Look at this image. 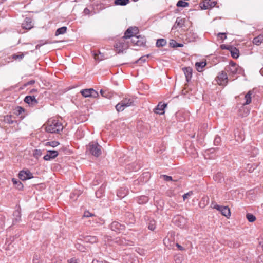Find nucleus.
Wrapping results in <instances>:
<instances>
[{
  "label": "nucleus",
  "mask_w": 263,
  "mask_h": 263,
  "mask_svg": "<svg viewBox=\"0 0 263 263\" xmlns=\"http://www.w3.org/2000/svg\"><path fill=\"white\" fill-rule=\"evenodd\" d=\"M80 93L82 95L85 97H93L97 98L99 96L97 91L95 90L93 88L85 89L81 90Z\"/></svg>",
  "instance_id": "0eeeda50"
},
{
  "label": "nucleus",
  "mask_w": 263,
  "mask_h": 263,
  "mask_svg": "<svg viewBox=\"0 0 263 263\" xmlns=\"http://www.w3.org/2000/svg\"><path fill=\"white\" fill-rule=\"evenodd\" d=\"M38 261V260H37V258H36V259H35V258H33V263H36V261Z\"/></svg>",
  "instance_id": "680f3d73"
},
{
  "label": "nucleus",
  "mask_w": 263,
  "mask_h": 263,
  "mask_svg": "<svg viewBox=\"0 0 263 263\" xmlns=\"http://www.w3.org/2000/svg\"><path fill=\"white\" fill-rule=\"evenodd\" d=\"M215 208L217 210L220 211L221 214L226 217H229L230 216V210L228 206H222L219 205H216Z\"/></svg>",
  "instance_id": "9b49d317"
},
{
  "label": "nucleus",
  "mask_w": 263,
  "mask_h": 263,
  "mask_svg": "<svg viewBox=\"0 0 263 263\" xmlns=\"http://www.w3.org/2000/svg\"><path fill=\"white\" fill-rule=\"evenodd\" d=\"M221 142V138L219 136H217L214 140V143L215 145H218Z\"/></svg>",
  "instance_id": "c03bdc74"
},
{
  "label": "nucleus",
  "mask_w": 263,
  "mask_h": 263,
  "mask_svg": "<svg viewBox=\"0 0 263 263\" xmlns=\"http://www.w3.org/2000/svg\"><path fill=\"white\" fill-rule=\"evenodd\" d=\"M160 178H163L166 181H170L172 180V177L170 176L166 175H162L160 176Z\"/></svg>",
  "instance_id": "37998d69"
},
{
  "label": "nucleus",
  "mask_w": 263,
  "mask_h": 263,
  "mask_svg": "<svg viewBox=\"0 0 263 263\" xmlns=\"http://www.w3.org/2000/svg\"><path fill=\"white\" fill-rule=\"evenodd\" d=\"M253 43L256 45H259L261 43H263V33L254 37Z\"/></svg>",
  "instance_id": "4be33fe9"
},
{
  "label": "nucleus",
  "mask_w": 263,
  "mask_h": 263,
  "mask_svg": "<svg viewBox=\"0 0 263 263\" xmlns=\"http://www.w3.org/2000/svg\"><path fill=\"white\" fill-rule=\"evenodd\" d=\"M18 176L19 178L23 181L30 179L33 177L32 174L29 170L21 171L19 173Z\"/></svg>",
  "instance_id": "9d476101"
},
{
  "label": "nucleus",
  "mask_w": 263,
  "mask_h": 263,
  "mask_svg": "<svg viewBox=\"0 0 263 263\" xmlns=\"http://www.w3.org/2000/svg\"><path fill=\"white\" fill-rule=\"evenodd\" d=\"M219 176V175H217L216 176H215V177L217 178Z\"/></svg>",
  "instance_id": "69168bd1"
},
{
  "label": "nucleus",
  "mask_w": 263,
  "mask_h": 263,
  "mask_svg": "<svg viewBox=\"0 0 263 263\" xmlns=\"http://www.w3.org/2000/svg\"><path fill=\"white\" fill-rule=\"evenodd\" d=\"M94 215L90 213L89 211H85L84 213V217H89L93 216Z\"/></svg>",
  "instance_id": "09e8293b"
},
{
  "label": "nucleus",
  "mask_w": 263,
  "mask_h": 263,
  "mask_svg": "<svg viewBox=\"0 0 263 263\" xmlns=\"http://www.w3.org/2000/svg\"><path fill=\"white\" fill-rule=\"evenodd\" d=\"M225 70L229 72V74L232 76L240 74L243 71L242 68L233 62L230 63L229 65L226 67Z\"/></svg>",
  "instance_id": "39448f33"
},
{
  "label": "nucleus",
  "mask_w": 263,
  "mask_h": 263,
  "mask_svg": "<svg viewBox=\"0 0 263 263\" xmlns=\"http://www.w3.org/2000/svg\"><path fill=\"white\" fill-rule=\"evenodd\" d=\"M170 46L172 48L175 47H182L183 46V44L181 43H178L174 40H171L169 43Z\"/></svg>",
  "instance_id": "393cba45"
},
{
  "label": "nucleus",
  "mask_w": 263,
  "mask_h": 263,
  "mask_svg": "<svg viewBox=\"0 0 263 263\" xmlns=\"http://www.w3.org/2000/svg\"><path fill=\"white\" fill-rule=\"evenodd\" d=\"M129 2V0H116L115 1V4L116 5L125 6L128 4Z\"/></svg>",
  "instance_id": "2f4dec72"
},
{
  "label": "nucleus",
  "mask_w": 263,
  "mask_h": 263,
  "mask_svg": "<svg viewBox=\"0 0 263 263\" xmlns=\"http://www.w3.org/2000/svg\"><path fill=\"white\" fill-rule=\"evenodd\" d=\"M87 151L92 155L99 157L102 153L101 146L96 142H91L87 146Z\"/></svg>",
  "instance_id": "7ed1b4c3"
},
{
  "label": "nucleus",
  "mask_w": 263,
  "mask_h": 263,
  "mask_svg": "<svg viewBox=\"0 0 263 263\" xmlns=\"http://www.w3.org/2000/svg\"><path fill=\"white\" fill-rule=\"evenodd\" d=\"M148 200V197L146 196H142L138 198L137 202L139 204H144L146 203Z\"/></svg>",
  "instance_id": "c756f323"
},
{
  "label": "nucleus",
  "mask_w": 263,
  "mask_h": 263,
  "mask_svg": "<svg viewBox=\"0 0 263 263\" xmlns=\"http://www.w3.org/2000/svg\"><path fill=\"white\" fill-rule=\"evenodd\" d=\"M229 46H230L226 45H224V44H222V45H221V46H220V48H221L222 49H227V50H230Z\"/></svg>",
  "instance_id": "603ef678"
},
{
  "label": "nucleus",
  "mask_w": 263,
  "mask_h": 263,
  "mask_svg": "<svg viewBox=\"0 0 263 263\" xmlns=\"http://www.w3.org/2000/svg\"><path fill=\"white\" fill-rule=\"evenodd\" d=\"M85 241L93 243L97 241L98 239L96 236H88L85 238Z\"/></svg>",
  "instance_id": "c85d7f7f"
},
{
  "label": "nucleus",
  "mask_w": 263,
  "mask_h": 263,
  "mask_svg": "<svg viewBox=\"0 0 263 263\" xmlns=\"http://www.w3.org/2000/svg\"><path fill=\"white\" fill-rule=\"evenodd\" d=\"M110 229L114 231H118L125 229V226L117 221L112 222L110 224Z\"/></svg>",
  "instance_id": "dca6fc26"
},
{
  "label": "nucleus",
  "mask_w": 263,
  "mask_h": 263,
  "mask_svg": "<svg viewBox=\"0 0 263 263\" xmlns=\"http://www.w3.org/2000/svg\"><path fill=\"white\" fill-rule=\"evenodd\" d=\"M63 129L62 123L55 119L48 120L45 127L47 132L52 134H60Z\"/></svg>",
  "instance_id": "f257e3e1"
},
{
  "label": "nucleus",
  "mask_w": 263,
  "mask_h": 263,
  "mask_svg": "<svg viewBox=\"0 0 263 263\" xmlns=\"http://www.w3.org/2000/svg\"><path fill=\"white\" fill-rule=\"evenodd\" d=\"M139 30L138 27H130L125 32L124 35L122 37L124 39H127L135 36L138 33Z\"/></svg>",
  "instance_id": "6e6552de"
},
{
  "label": "nucleus",
  "mask_w": 263,
  "mask_h": 263,
  "mask_svg": "<svg viewBox=\"0 0 263 263\" xmlns=\"http://www.w3.org/2000/svg\"><path fill=\"white\" fill-rule=\"evenodd\" d=\"M22 27L26 30L31 29L33 27L32 19L30 17H26L22 23Z\"/></svg>",
  "instance_id": "ddd939ff"
},
{
  "label": "nucleus",
  "mask_w": 263,
  "mask_h": 263,
  "mask_svg": "<svg viewBox=\"0 0 263 263\" xmlns=\"http://www.w3.org/2000/svg\"><path fill=\"white\" fill-rule=\"evenodd\" d=\"M248 114H249V110H247V111H245L244 114H240V115L242 117H245V116H247Z\"/></svg>",
  "instance_id": "4d7b16f0"
},
{
  "label": "nucleus",
  "mask_w": 263,
  "mask_h": 263,
  "mask_svg": "<svg viewBox=\"0 0 263 263\" xmlns=\"http://www.w3.org/2000/svg\"><path fill=\"white\" fill-rule=\"evenodd\" d=\"M176 5L177 7H186L189 6V4L187 2L180 0L177 2Z\"/></svg>",
  "instance_id": "72a5a7b5"
},
{
  "label": "nucleus",
  "mask_w": 263,
  "mask_h": 263,
  "mask_svg": "<svg viewBox=\"0 0 263 263\" xmlns=\"http://www.w3.org/2000/svg\"><path fill=\"white\" fill-rule=\"evenodd\" d=\"M93 57L96 60L101 61V60H103V59L104 58V55H103V54L99 52L98 54L94 53Z\"/></svg>",
  "instance_id": "c9c22d12"
},
{
  "label": "nucleus",
  "mask_w": 263,
  "mask_h": 263,
  "mask_svg": "<svg viewBox=\"0 0 263 263\" xmlns=\"http://www.w3.org/2000/svg\"><path fill=\"white\" fill-rule=\"evenodd\" d=\"M124 221L128 225L134 224L135 222V219L134 215L130 212L126 213Z\"/></svg>",
  "instance_id": "2eb2a0df"
},
{
  "label": "nucleus",
  "mask_w": 263,
  "mask_h": 263,
  "mask_svg": "<svg viewBox=\"0 0 263 263\" xmlns=\"http://www.w3.org/2000/svg\"><path fill=\"white\" fill-rule=\"evenodd\" d=\"M121 243H122V245H124V246H134V243L133 241L126 240V239H124V240L123 239H122Z\"/></svg>",
  "instance_id": "e433bc0d"
},
{
  "label": "nucleus",
  "mask_w": 263,
  "mask_h": 263,
  "mask_svg": "<svg viewBox=\"0 0 263 263\" xmlns=\"http://www.w3.org/2000/svg\"><path fill=\"white\" fill-rule=\"evenodd\" d=\"M99 193H100V192H99V191H97V192H96V196H98V194Z\"/></svg>",
  "instance_id": "e2e57ef3"
},
{
  "label": "nucleus",
  "mask_w": 263,
  "mask_h": 263,
  "mask_svg": "<svg viewBox=\"0 0 263 263\" xmlns=\"http://www.w3.org/2000/svg\"><path fill=\"white\" fill-rule=\"evenodd\" d=\"M70 263H73V262H72V261H71V262H70ZM74 263H75V262H74Z\"/></svg>",
  "instance_id": "338daca9"
},
{
  "label": "nucleus",
  "mask_w": 263,
  "mask_h": 263,
  "mask_svg": "<svg viewBox=\"0 0 263 263\" xmlns=\"http://www.w3.org/2000/svg\"><path fill=\"white\" fill-rule=\"evenodd\" d=\"M146 43V39L144 36H141V35H138V42L137 43V46H142L145 45Z\"/></svg>",
  "instance_id": "a878e982"
},
{
  "label": "nucleus",
  "mask_w": 263,
  "mask_h": 263,
  "mask_svg": "<svg viewBox=\"0 0 263 263\" xmlns=\"http://www.w3.org/2000/svg\"><path fill=\"white\" fill-rule=\"evenodd\" d=\"M42 46V44H37L36 46V49H39V48H40L41 46Z\"/></svg>",
  "instance_id": "bf43d9fd"
},
{
  "label": "nucleus",
  "mask_w": 263,
  "mask_h": 263,
  "mask_svg": "<svg viewBox=\"0 0 263 263\" xmlns=\"http://www.w3.org/2000/svg\"><path fill=\"white\" fill-rule=\"evenodd\" d=\"M166 103H162L159 102L157 107L154 109V111L159 115H163L164 114V109L166 107Z\"/></svg>",
  "instance_id": "4468645a"
},
{
  "label": "nucleus",
  "mask_w": 263,
  "mask_h": 263,
  "mask_svg": "<svg viewBox=\"0 0 263 263\" xmlns=\"http://www.w3.org/2000/svg\"><path fill=\"white\" fill-rule=\"evenodd\" d=\"M176 246L179 250H181V251L184 250V248L182 246H181L179 244H178V243H176Z\"/></svg>",
  "instance_id": "864d4df0"
},
{
  "label": "nucleus",
  "mask_w": 263,
  "mask_h": 263,
  "mask_svg": "<svg viewBox=\"0 0 263 263\" xmlns=\"http://www.w3.org/2000/svg\"><path fill=\"white\" fill-rule=\"evenodd\" d=\"M24 102L26 103L34 106L37 104L38 102L34 96H27L24 99Z\"/></svg>",
  "instance_id": "f3484780"
},
{
  "label": "nucleus",
  "mask_w": 263,
  "mask_h": 263,
  "mask_svg": "<svg viewBox=\"0 0 263 263\" xmlns=\"http://www.w3.org/2000/svg\"><path fill=\"white\" fill-rule=\"evenodd\" d=\"M24 112L25 109L23 107L17 106L15 109L14 114L17 116H20V117L23 118L24 116L22 115V113H24Z\"/></svg>",
  "instance_id": "b1692460"
},
{
  "label": "nucleus",
  "mask_w": 263,
  "mask_h": 263,
  "mask_svg": "<svg viewBox=\"0 0 263 263\" xmlns=\"http://www.w3.org/2000/svg\"><path fill=\"white\" fill-rule=\"evenodd\" d=\"M247 220L251 222H254L256 220V217L252 214L248 213L246 215Z\"/></svg>",
  "instance_id": "f704fd0d"
},
{
  "label": "nucleus",
  "mask_w": 263,
  "mask_h": 263,
  "mask_svg": "<svg viewBox=\"0 0 263 263\" xmlns=\"http://www.w3.org/2000/svg\"><path fill=\"white\" fill-rule=\"evenodd\" d=\"M182 21V19H180L179 17H178L176 20L175 23L177 24L178 26L181 27L182 25H181V24Z\"/></svg>",
  "instance_id": "3c124183"
},
{
  "label": "nucleus",
  "mask_w": 263,
  "mask_h": 263,
  "mask_svg": "<svg viewBox=\"0 0 263 263\" xmlns=\"http://www.w3.org/2000/svg\"><path fill=\"white\" fill-rule=\"evenodd\" d=\"M145 61L146 58L145 57H141L136 62L137 63H142L145 62Z\"/></svg>",
  "instance_id": "49530a36"
},
{
  "label": "nucleus",
  "mask_w": 263,
  "mask_h": 263,
  "mask_svg": "<svg viewBox=\"0 0 263 263\" xmlns=\"http://www.w3.org/2000/svg\"><path fill=\"white\" fill-rule=\"evenodd\" d=\"M217 4L216 1L211 0H203L200 3V7L202 9L206 10L214 7Z\"/></svg>",
  "instance_id": "1a4fd4ad"
},
{
  "label": "nucleus",
  "mask_w": 263,
  "mask_h": 263,
  "mask_svg": "<svg viewBox=\"0 0 263 263\" xmlns=\"http://www.w3.org/2000/svg\"><path fill=\"white\" fill-rule=\"evenodd\" d=\"M42 155V151L40 149H35L33 153V156L36 158H39Z\"/></svg>",
  "instance_id": "a19ab883"
},
{
  "label": "nucleus",
  "mask_w": 263,
  "mask_h": 263,
  "mask_svg": "<svg viewBox=\"0 0 263 263\" xmlns=\"http://www.w3.org/2000/svg\"><path fill=\"white\" fill-rule=\"evenodd\" d=\"M84 13L85 14H89L90 13V10L87 8H85L84 10Z\"/></svg>",
  "instance_id": "6e6d98bb"
},
{
  "label": "nucleus",
  "mask_w": 263,
  "mask_h": 263,
  "mask_svg": "<svg viewBox=\"0 0 263 263\" xmlns=\"http://www.w3.org/2000/svg\"><path fill=\"white\" fill-rule=\"evenodd\" d=\"M134 105V101L133 99L125 98L118 103L115 107L118 112H120L123 111L126 107Z\"/></svg>",
  "instance_id": "f03ea898"
},
{
  "label": "nucleus",
  "mask_w": 263,
  "mask_h": 263,
  "mask_svg": "<svg viewBox=\"0 0 263 263\" xmlns=\"http://www.w3.org/2000/svg\"><path fill=\"white\" fill-rule=\"evenodd\" d=\"M216 205H217V204L216 203H212V205L213 206V208L214 209H215V206Z\"/></svg>",
  "instance_id": "052dcab7"
},
{
  "label": "nucleus",
  "mask_w": 263,
  "mask_h": 263,
  "mask_svg": "<svg viewBox=\"0 0 263 263\" xmlns=\"http://www.w3.org/2000/svg\"><path fill=\"white\" fill-rule=\"evenodd\" d=\"M166 41L163 39H158L156 42V46L158 47H163L166 44Z\"/></svg>",
  "instance_id": "7c9ffc66"
},
{
  "label": "nucleus",
  "mask_w": 263,
  "mask_h": 263,
  "mask_svg": "<svg viewBox=\"0 0 263 263\" xmlns=\"http://www.w3.org/2000/svg\"><path fill=\"white\" fill-rule=\"evenodd\" d=\"M100 93L103 97H107V93L106 91H103V90H101Z\"/></svg>",
  "instance_id": "5fc2aeb1"
},
{
  "label": "nucleus",
  "mask_w": 263,
  "mask_h": 263,
  "mask_svg": "<svg viewBox=\"0 0 263 263\" xmlns=\"http://www.w3.org/2000/svg\"><path fill=\"white\" fill-rule=\"evenodd\" d=\"M138 36H137V35L134 36L133 37H132L131 43L133 45H137V43L138 42Z\"/></svg>",
  "instance_id": "79ce46f5"
},
{
  "label": "nucleus",
  "mask_w": 263,
  "mask_h": 263,
  "mask_svg": "<svg viewBox=\"0 0 263 263\" xmlns=\"http://www.w3.org/2000/svg\"><path fill=\"white\" fill-rule=\"evenodd\" d=\"M148 228L151 231H154L156 228L155 221L154 220L150 221L148 223Z\"/></svg>",
  "instance_id": "58836bf2"
},
{
  "label": "nucleus",
  "mask_w": 263,
  "mask_h": 263,
  "mask_svg": "<svg viewBox=\"0 0 263 263\" xmlns=\"http://www.w3.org/2000/svg\"><path fill=\"white\" fill-rule=\"evenodd\" d=\"M182 70L185 76L186 81L189 82L192 76V68L190 67H187L183 68Z\"/></svg>",
  "instance_id": "6ab92c4d"
},
{
  "label": "nucleus",
  "mask_w": 263,
  "mask_h": 263,
  "mask_svg": "<svg viewBox=\"0 0 263 263\" xmlns=\"http://www.w3.org/2000/svg\"><path fill=\"white\" fill-rule=\"evenodd\" d=\"M229 49L231 56L234 59H237L239 54V50L235 47H233V46H229Z\"/></svg>",
  "instance_id": "aec40b11"
},
{
  "label": "nucleus",
  "mask_w": 263,
  "mask_h": 263,
  "mask_svg": "<svg viewBox=\"0 0 263 263\" xmlns=\"http://www.w3.org/2000/svg\"><path fill=\"white\" fill-rule=\"evenodd\" d=\"M35 83V80H30L29 81H28V82H27L25 85L24 86H27L28 85H32V84H34Z\"/></svg>",
  "instance_id": "8fccbe9b"
},
{
  "label": "nucleus",
  "mask_w": 263,
  "mask_h": 263,
  "mask_svg": "<svg viewBox=\"0 0 263 263\" xmlns=\"http://www.w3.org/2000/svg\"><path fill=\"white\" fill-rule=\"evenodd\" d=\"M193 194V192L192 191H190L189 192L184 194L183 195V200H185L186 199H188L191 195Z\"/></svg>",
  "instance_id": "a18cd8bd"
},
{
  "label": "nucleus",
  "mask_w": 263,
  "mask_h": 263,
  "mask_svg": "<svg viewBox=\"0 0 263 263\" xmlns=\"http://www.w3.org/2000/svg\"><path fill=\"white\" fill-rule=\"evenodd\" d=\"M24 57V54L23 53H21L18 54H14L12 55V58L14 60H21Z\"/></svg>",
  "instance_id": "4c0bfd02"
},
{
  "label": "nucleus",
  "mask_w": 263,
  "mask_h": 263,
  "mask_svg": "<svg viewBox=\"0 0 263 263\" xmlns=\"http://www.w3.org/2000/svg\"><path fill=\"white\" fill-rule=\"evenodd\" d=\"M206 65V63L205 62H196L195 64V66L198 71L201 72L202 71V68L205 67Z\"/></svg>",
  "instance_id": "5701e85b"
},
{
  "label": "nucleus",
  "mask_w": 263,
  "mask_h": 263,
  "mask_svg": "<svg viewBox=\"0 0 263 263\" xmlns=\"http://www.w3.org/2000/svg\"><path fill=\"white\" fill-rule=\"evenodd\" d=\"M67 29V27L65 26L58 28L55 31V35L58 36L59 35L64 34L66 33Z\"/></svg>",
  "instance_id": "bb28decb"
},
{
  "label": "nucleus",
  "mask_w": 263,
  "mask_h": 263,
  "mask_svg": "<svg viewBox=\"0 0 263 263\" xmlns=\"http://www.w3.org/2000/svg\"><path fill=\"white\" fill-rule=\"evenodd\" d=\"M215 80L219 85L226 86L228 84V76L227 73L224 71L219 72Z\"/></svg>",
  "instance_id": "423d86ee"
},
{
  "label": "nucleus",
  "mask_w": 263,
  "mask_h": 263,
  "mask_svg": "<svg viewBox=\"0 0 263 263\" xmlns=\"http://www.w3.org/2000/svg\"><path fill=\"white\" fill-rule=\"evenodd\" d=\"M58 152L54 150H48L47 151V154L44 156L43 159L45 161H49L51 159H54L58 155Z\"/></svg>",
  "instance_id": "f8f14e48"
},
{
  "label": "nucleus",
  "mask_w": 263,
  "mask_h": 263,
  "mask_svg": "<svg viewBox=\"0 0 263 263\" xmlns=\"http://www.w3.org/2000/svg\"><path fill=\"white\" fill-rule=\"evenodd\" d=\"M59 142L56 141H53L51 142H48L46 143V145H49L53 147H55L59 145Z\"/></svg>",
  "instance_id": "ea45409f"
},
{
  "label": "nucleus",
  "mask_w": 263,
  "mask_h": 263,
  "mask_svg": "<svg viewBox=\"0 0 263 263\" xmlns=\"http://www.w3.org/2000/svg\"><path fill=\"white\" fill-rule=\"evenodd\" d=\"M218 36L219 37L221 40H224L227 38L226 33H219Z\"/></svg>",
  "instance_id": "de8ad7c7"
},
{
  "label": "nucleus",
  "mask_w": 263,
  "mask_h": 263,
  "mask_svg": "<svg viewBox=\"0 0 263 263\" xmlns=\"http://www.w3.org/2000/svg\"><path fill=\"white\" fill-rule=\"evenodd\" d=\"M36 91H37V90H36V89H31V90H30V93H34V92H36Z\"/></svg>",
  "instance_id": "13d9d810"
},
{
  "label": "nucleus",
  "mask_w": 263,
  "mask_h": 263,
  "mask_svg": "<svg viewBox=\"0 0 263 263\" xmlns=\"http://www.w3.org/2000/svg\"><path fill=\"white\" fill-rule=\"evenodd\" d=\"M117 195H118V196L122 197V196H121V195H119V192H117Z\"/></svg>",
  "instance_id": "0e129e2a"
},
{
  "label": "nucleus",
  "mask_w": 263,
  "mask_h": 263,
  "mask_svg": "<svg viewBox=\"0 0 263 263\" xmlns=\"http://www.w3.org/2000/svg\"><path fill=\"white\" fill-rule=\"evenodd\" d=\"M13 184L15 185L16 187L18 190H22L23 188V185L22 182L18 180H17L15 178H13L12 180Z\"/></svg>",
  "instance_id": "cd10ccee"
},
{
  "label": "nucleus",
  "mask_w": 263,
  "mask_h": 263,
  "mask_svg": "<svg viewBox=\"0 0 263 263\" xmlns=\"http://www.w3.org/2000/svg\"><path fill=\"white\" fill-rule=\"evenodd\" d=\"M13 224H14L17 223V222L21 221V210L18 209L15 210L13 214Z\"/></svg>",
  "instance_id": "a211bd4d"
},
{
  "label": "nucleus",
  "mask_w": 263,
  "mask_h": 263,
  "mask_svg": "<svg viewBox=\"0 0 263 263\" xmlns=\"http://www.w3.org/2000/svg\"><path fill=\"white\" fill-rule=\"evenodd\" d=\"M12 116H6L4 117V121L8 124H12L14 121L12 119Z\"/></svg>",
  "instance_id": "473e14b6"
},
{
  "label": "nucleus",
  "mask_w": 263,
  "mask_h": 263,
  "mask_svg": "<svg viewBox=\"0 0 263 263\" xmlns=\"http://www.w3.org/2000/svg\"><path fill=\"white\" fill-rule=\"evenodd\" d=\"M253 90H250L246 94L245 96V100H246V101L243 103V105H248L250 103H251L252 100V95L253 94Z\"/></svg>",
  "instance_id": "412c9836"
},
{
  "label": "nucleus",
  "mask_w": 263,
  "mask_h": 263,
  "mask_svg": "<svg viewBox=\"0 0 263 263\" xmlns=\"http://www.w3.org/2000/svg\"><path fill=\"white\" fill-rule=\"evenodd\" d=\"M128 42H126L123 37L119 39L114 45L115 51L118 54L123 53L124 50L128 49Z\"/></svg>",
  "instance_id": "20e7f679"
}]
</instances>
